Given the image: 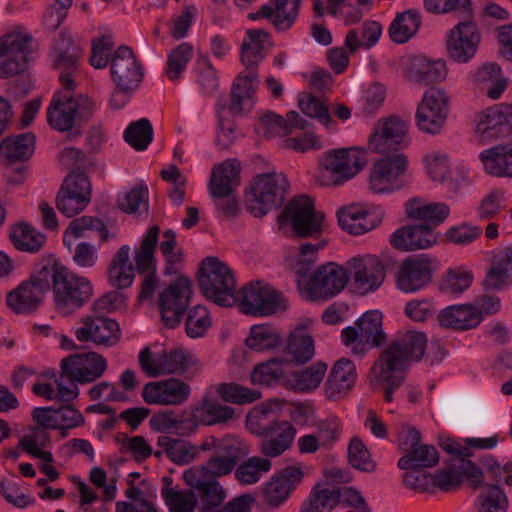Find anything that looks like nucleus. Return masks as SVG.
Returning <instances> with one entry per match:
<instances>
[{"mask_svg": "<svg viewBox=\"0 0 512 512\" xmlns=\"http://www.w3.org/2000/svg\"><path fill=\"white\" fill-rule=\"evenodd\" d=\"M427 337L423 332L407 331L393 339L380 353L371 367V382L385 385L384 397L393 400V392L405 380L411 362L420 361L424 356Z\"/></svg>", "mask_w": 512, "mask_h": 512, "instance_id": "nucleus-1", "label": "nucleus"}, {"mask_svg": "<svg viewBox=\"0 0 512 512\" xmlns=\"http://www.w3.org/2000/svg\"><path fill=\"white\" fill-rule=\"evenodd\" d=\"M49 274V288L52 287L56 310L70 315L89 301L93 294L90 281L70 272L56 261L45 264Z\"/></svg>", "mask_w": 512, "mask_h": 512, "instance_id": "nucleus-2", "label": "nucleus"}, {"mask_svg": "<svg viewBox=\"0 0 512 512\" xmlns=\"http://www.w3.org/2000/svg\"><path fill=\"white\" fill-rule=\"evenodd\" d=\"M74 88L56 92L47 110L49 125L60 132L71 130L74 125L87 122L93 115L95 104L86 95L73 94Z\"/></svg>", "mask_w": 512, "mask_h": 512, "instance_id": "nucleus-3", "label": "nucleus"}, {"mask_svg": "<svg viewBox=\"0 0 512 512\" xmlns=\"http://www.w3.org/2000/svg\"><path fill=\"white\" fill-rule=\"evenodd\" d=\"M197 278L200 290L208 300L223 307L236 304L234 274L217 257H207L202 261Z\"/></svg>", "mask_w": 512, "mask_h": 512, "instance_id": "nucleus-4", "label": "nucleus"}, {"mask_svg": "<svg viewBox=\"0 0 512 512\" xmlns=\"http://www.w3.org/2000/svg\"><path fill=\"white\" fill-rule=\"evenodd\" d=\"M366 164L365 154L358 148H341L325 153L321 159L318 182L337 186L353 178Z\"/></svg>", "mask_w": 512, "mask_h": 512, "instance_id": "nucleus-5", "label": "nucleus"}, {"mask_svg": "<svg viewBox=\"0 0 512 512\" xmlns=\"http://www.w3.org/2000/svg\"><path fill=\"white\" fill-rule=\"evenodd\" d=\"M289 187L282 173H266L255 177L250 186L247 208L255 217H263L270 210L279 208Z\"/></svg>", "mask_w": 512, "mask_h": 512, "instance_id": "nucleus-6", "label": "nucleus"}, {"mask_svg": "<svg viewBox=\"0 0 512 512\" xmlns=\"http://www.w3.org/2000/svg\"><path fill=\"white\" fill-rule=\"evenodd\" d=\"M280 224L288 223L298 238L318 237L323 229L324 213L314 209L307 196L292 199L278 217Z\"/></svg>", "mask_w": 512, "mask_h": 512, "instance_id": "nucleus-7", "label": "nucleus"}, {"mask_svg": "<svg viewBox=\"0 0 512 512\" xmlns=\"http://www.w3.org/2000/svg\"><path fill=\"white\" fill-rule=\"evenodd\" d=\"M214 452L204 465L194 469L206 477L230 474L236 465L249 454V446L239 438L226 436L213 440Z\"/></svg>", "mask_w": 512, "mask_h": 512, "instance_id": "nucleus-8", "label": "nucleus"}, {"mask_svg": "<svg viewBox=\"0 0 512 512\" xmlns=\"http://www.w3.org/2000/svg\"><path fill=\"white\" fill-rule=\"evenodd\" d=\"M48 276L45 264L41 265L29 279L22 281L7 293V306L16 314H29L36 311L49 290Z\"/></svg>", "mask_w": 512, "mask_h": 512, "instance_id": "nucleus-9", "label": "nucleus"}, {"mask_svg": "<svg viewBox=\"0 0 512 512\" xmlns=\"http://www.w3.org/2000/svg\"><path fill=\"white\" fill-rule=\"evenodd\" d=\"M240 310L253 316H268L284 310L282 295L262 282H251L239 291Z\"/></svg>", "mask_w": 512, "mask_h": 512, "instance_id": "nucleus-10", "label": "nucleus"}, {"mask_svg": "<svg viewBox=\"0 0 512 512\" xmlns=\"http://www.w3.org/2000/svg\"><path fill=\"white\" fill-rule=\"evenodd\" d=\"M91 201V184L87 175L72 171L63 181L56 197V207L71 218L81 213Z\"/></svg>", "mask_w": 512, "mask_h": 512, "instance_id": "nucleus-11", "label": "nucleus"}, {"mask_svg": "<svg viewBox=\"0 0 512 512\" xmlns=\"http://www.w3.org/2000/svg\"><path fill=\"white\" fill-rule=\"evenodd\" d=\"M409 143L408 125L398 116L378 120L369 137L368 148L374 153L386 154L404 149Z\"/></svg>", "mask_w": 512, "mask_h": 512, "instance_id": "nucleus-12", "label": "nucleus"}, {"mask_svg": "<svg viewBox=\"0 0 512 512\" xmlns=\"http://www.w3.org/2000/svg\"><path fill=\"white\" fill-rule=\"evenodd\" d=\"M32 40L27 33L6 34L0 38V78H8L25 70Z\"/></svg>", "mask_w": 512, "mask_h": 512, "instance_id": "nucleus-13", "label": "nucleus"}, {"mask_svg": "<svg viewBox=\"0 0 512 512\" xmlns=\"http://www.w3.org/2000/svg\"><path fill=\"white\" fill-rule=\"evenodd\" d=\"M408 159L403 153L386 156L375 162L370 170L369 186L374 193H389L400 189Z\"/></svg>", "mask_w": 512, "mask_h": 512, "instance_id": "nucleus-14", "label": "nucleus"}, {"mask_svg": "<svg viewBox=\"0 0 512 512\" xmlns=\"http://www.w3.org/2000/svg\"><path fill=\"white\" fill-rule=\"evenodd\" d=\"M107 367V360L96 352L72 354L61 360V377L88 384L101 378Z\"/></svg>", "mask_w": 512, "mask_h": 512, "instance_id": "nucleus-15", "label": "nucleus"}, {"mask_svg": "<svg viewBox=\"0 0 512 512\" xmlns=\"http://www.w3.org/2000/svg\"><path fill=\"white\" fill-rule=\"evenodd\" d=\"M192 296V284L187 277H179L159 295V310L167 328L179 325Z\"/></svg>", "mask_w": 512, "mask_h": 512, "instance_id": "nucleus-16", "label": "nucleus"}, {"mask_svg": "<svg viewBox=\"0 0 512 512\" xmlns=\"http://www.w3.org/2000/svg\"><path fill=\"white\" fill-rule=\"evenodd\" d=\"M449 112V97L441 89H430L425 92L416 113L420 130L436 134L446 122Z\"/></svg>", "mask_w": 512, "mask_h": 512, "instance_id": "nucleus-17", "label": "nucleus"}, {"mask_svg": "<svg viewBox=\"0 0 512 512\" xmlns=\"http://www.w3.org/2000/svg\"><path fill=\"white\" fill-rule=\"evenodd\" d=\"M437 261L425 254L405 259L397 272V285L403 292H415L427 286L431 280Z\"/></svg>", "mask_w": 512, "mask_h": 512, "instance_id": "nucleus-18", "label": "nucleus"}, {"mask_svg": "<svg viewBox=\"0 0 512 512\" xmlns=\"http://www.w3.org/2000/svg\"><path fill=\"white\" fill-rule=\"evenodd\" d=\"M346 270L333 262L320 266L310 277L308 292L312 299H328L340 293L348 282Z\"/></svg>", "mask_w": 512, "mask_h": 512, "instance_id": "nucleus-19", "label": "nucleus"}, {"mask_svg": "<svg viewBox=\"0 0 512 512\" xmlns=\"http://www.w3.org/2000/svg\"><path fill=\"white\" fill-rule=\"evenodd\" d=\"M257 73L249 70L246 74H239L233 82L230 103L226 99H219L216 111H226L231 116H241L252 110L254 106V92Z\"/></svg>", "mask_w": 512, "mask_h": 512, "instance_id": "nucleus-20", "label": "nucleus"}, {"mask_svg": "<svg viewBox=\"0 0 512 512\" xmlns=\"http://www.w3.org/2000/svg\"><path fill=\"white\" fill-rule=\"evenodd\" d=\"M480 34L475 23L462 19L449 32L447 52L450 58L459 63H466L476 53Z\"/></svg>", "mask_w": 512, "mask_h": 512, "instance_id": "nucleus-21", "label": "nucleus"}, {"mask_svg": "<svg viewBox=\"0 0 512 512\" xmlns=\"http://www.w3.org/2000/svg\"><path fill=\"white\" fill-rule=\"evenodd\" d=\"M111 75L119 89L130 92L138 87L143 79V71L132 50L120 46L111 59Z\"/></svg>", "mask_w": 512, "mask_h": 512, "instance_id": "nucleus-22", "label": "nucleus"}, {"mask_svg": "<svg viewBox=\"0 0 512 512\" xmlns=\"http://www.w3.org/2000/svg\"><path fill=\"white\" fill-rule=\"evenodd\" d=\"M82 323L83 327L75 331L76 338L81 342L92 341L96 345L110 347L120 341V326L114 319L86 316L82 319Z\"/></svg>", "mask_w": 512, "mask_h": 512, "instance_id": "nucleus-23", "label": "nucleus"}, {"mask_svg": "<svg viewBox=\"0 0 512 512\" xmlns=\"http://www.w3.org/2000/svg\"><path fill=\"white\" fill-rule=\"evenodd\" d=\"M190 386L176 378L147 383L142 397L147 404L181 405L190 396Z\"/></svg>", "mask_w": 512, "mask_h": 512, "instance_id": "nucleus-24", "label": "nucleus"}, {"mask_svg": "<svg viewBox=\"0 0 512 512\" xmlns=\"http://www.w3.org/2000/svg\"><path fill=\"white\" fill-rule=\"evenodd\" d=\"M349 268L361 294L378 289L385 279L384 266L376 256L354 257L349 261Z\"/></svg>", "mask_w": 512, "mask_h": 512, "instance_id": "nucleus-25", "label": "nucleus"}, {"mask_svg": "<svg viewBox=\"0 0 512 512\" xmlns=\"http://www.w3.org/2000/svg\"><path fill=\"white\" fill-rule=\"evenodd\" d=\"M303 476L304 473L300 467L288 466L283 468L265 485L263 496L266 503L273 508L279 507L302 482Z\"/></svg>", "mask_w": 512, "mask_h": 512, "instance_id": "nucleus-26", "label": "nucleus"}, {"mask_svg": "<svg viewBox=\"0 0 512 512\" xmlns=\"http://www.w3.org/2000/svg\"><path fill=\"white\" fill-rule=\"evenodd\" d=\"M241 164L237 159H228L213 166L208 189L214 199L231 197L240 185Z\"/></svg>", "mask_w": 512, "mask_h": 512, "instance_id": "nucleus-27", "label": "nucleus"}, {"mask_svg": "<svg viewBox=\"0 0 512 512\" xmlns=\"http://www.w3.org/2000/svg\"><path fill=\"white\" fill-rule=\"evenodd\" d=\"M356 367L348 358L338 359L325 382L324 393L328 400L338 401L345 398L355 385Z\"/></svg>", "mask_w": 512, "mask_h": 512, "instance_id": "nucleus-28", "label": "nucleus"}, {"mask_svg": "<svg viewBox=\"0 0 512 512\" xmlns=\"http://www.w3.org/2000/svg\"><path fill=\"white\" fill-rule=\"evenodd\" d=\"M57 44V57L54 60V68L60 71L59 80L64 88H74L73 74L78 69V60L81 50L73 42L72 37L62 31Z\"/></svg>", "mask_w": 512, "mask_h": 512, "instance_id": "nucleus-29", "label": "nucleus"}, {"mask_svg": "<svg viewBox=\"0 0 512 512\" xmlns=\"http://www.w3.org/2000/svg\"><path fill=\"white\" fill-rule=\"evenodd\" d=\"M437 241V236L425 225H407L397 229L390 237L391 245L401 251L426 249Z\"/></svg>", "mask_w": 512, "mask_h": 512, "instance_id": "nucleus-30", "label": "nucleus"}, {"mask_svg": "<svg viewBox=\"0 0 512 512\" xmlns=\"http://www.w3.org/2000/svg\"><path fill=\"white\" fill-rule=\"evenodd\" d=\"M273 3L274 7L263 5L255 13H250L249 18H266L277 30L289 29L297 18L301 0H273Z\"/></svg>", "mask_w": 512, "mask_h": 512, "instance_id": "nucleus-31", "label": "nucleus"}, {"mask_svg": "<svg viewBox=\"0 0 512 512\" xmlns=\"http://www.w3.org/2000/svg\"><path fill=\"white\" fill-rule=\"evenodd\" d=\"M477 131L488 136H507L512 133V105L501 104L478 115Z\"/></svg>", "mask_w": 512, "mask_h": 512, "instance_id": "nucleus-32", "label": "nucleus"}, {"mask_svg": "<svg viewBox=\"0 0 512 512\" xmlns=\"http://www.w3.org/2000/svg\"><path fill=\"white\" fill-rule=\"evenodd\" d=\"M405 214L409 219L424 222L431 231L445 221L450 214V208L445 203H425L420 199H410L405 204Z\"/></svg>", "mask_w": 512, "mask_h": 512, "instance_id": "nucleus-33", "label": "nucleus"}, {"mask_svg": "<svg viewBox=\"0 0 512 512\" xmlns=\"http://www.w3.org/2000/svg\"><path fill=\"white\" fill-rule=\"evenodd\" d=\"M406 76L409 81L429 85L443 81L447 76V67L442 60L431 61L424 57H415L408 64Z\"/></svg>", "mask_w": 512, "mask_h": 512, "instance_id": "nucleus-34", "label": "nucleus"}, {"mask_svg": "<svg viewBox=\"0 0 512 512\" xmlns=\"http://www.w3.org/2000/svg\"><path fill=\"white\" fill-rule=\"evenodd\" d=\"M442 327L455 330H469L481 323L479 312L474 305H452L443 309L438 315Z\"/></svg>", "mask_w": 512, "mask_h": 512, "instance_id": "nucleus-35", "label": "nucleus"}, {"mask_svg": "<svg viewBox=\"0 0 512 512\" xmlns=\"http://www.w3.org/2000/svg\"><path fill=\"white\" fill-rule=\"evenodd\" d=\"M183 478L188 486L200 492L208 508H216L224 501L226 492L216 478L203 476L192 468L184 472Z\"/></svg>", "mask_w": 512, "mask_h": 512, "instance_id": "nucleus-36", "label": "nucleus"}, {"mask_svg": "<svg viewBox=\"0 0 512 512\" xmlns=\"http://www.w3.org/2000/svg\"><path fill=\"white\" fill-rule=\"evenodd\" d=\"M235 409L219 403L216 399L203 397L192 411L193 418L202 425H215L226 423L233 419Z\"/></svg>", "mask_w": 512, "mask_h": 512, "instance_id": "nucleus-37", "label": "nucleus"}, {"mask_svg": "<svg viewBox=\"0 0 512 512\" xmlns=\"http://www.w3.org/2000/svg\"><path fill=\"white\" fill-rule=\"evenodd\" d=\"M480 158L490 175L512 177V141L483 151Z\"/></svg>", "mask_w": 512, "mask_h": 512, "instance_id": "nucleus-38", "label": "nucleus"}, {"mask_svg": "<svg viewBox=\"0 0 512 512\" xmlns=\"http://www.w3.org/2000/svg\"><path fill=\"white\" fill-rule=\"evenodd\" d=\"M35 149V136L31 132L12 135L0 143V157L9 163L23 161L32 156Z\"/></svg>", "mask_w": 512, "mask_h": 512, "instance_id": "nucleus-39", "label": "nucleus"}, {"mask_svg": "<svg viewBox=\"0 0 512 512\" xmlns=\"http://www.w3.org/2000/svg\"><path fill=\"white\" fill-rule=\"evenodd\" d=\"M130 247L123 245L114 255L108 269L109 282L117 289H124L134 281L135 273L129 261Z\"/></svg>", "mask_w": 512, "mask_h": 512, "instance_id": "nucleus-40", "label": "nucleus"}, {"mask_svg": "<svg viewBox=\"0 0 512 512\" xmlns=\"http://www.w3.org/2000/svg\"><path fill=\"white\" fill-rule=\"evenodd\" d=\"M9 238L17 250L28 253L39 252L46 243V236L28 223L11 227Z\"/></svg>", "mask_w": 512, "mask_h": 512, "instance_id": "nucleus-41", "label": "nucleus"}, {"mask_svg": "<svg viewBox=\"0 0 512 512\" xmlns=\"http://www.w3.org/2000/svg\"><path fill=\"white\" fill-rule=\"evenodd\" d=\"M161 495L170 512H194L197 496L190 490H176L172 487V478H163Z\"/></svg>", "mask_w": 512, "mask_h": 512, "instance_id": "nucleus-42", "label": "nucleus"}, {"mask_svg": "<svg viewBox=\"0 0 512 512\" xmlns=\"http://www.w3.org/2000/svg\"><path fill=\"white\" fill-rule=\"evenodd\" d=\"M296 435V429L287 421H281L273 431V434L265 438L260 450L262 454L268 457H276L286 451L292 444Z\"/></svg>", "mask_w": 512, "mask_h": 512, "instance_id": "nucleus-43", "label": "nucleus"}, {"mask_svg": "<svg viewBox=\"0 0 512 512\" xmlns=\"http://www.w3.org/2000/svg\"><path fill=\"white\" fill-rule=\"evenodd\" d=\"M162 375L164 374H183L190 369L198 372L201 369L199 360L188 350L174 349L169 352H163Z\"/></svg>", "mask_w": 512, "mask_h": 512, "instance_id": "nucleus-44", "label": "nucleus"}, {"mask_svg": "<svg viewBox=\"0 0 512 512\" xmlns=\"http://www.w3.org/2000/svg\"><path fill=\"white\" fill-rule=\"evenodd\" d=\"M439 454L436 448L428 444H419L398 460L400 469H426L436 466Z\"/></svg>", "mask_w": 512, "mask_h": 512, "instance_id": "nucleus-45", "label": "nucleus"}, {"mask_svg": "<svg viewBox=\"0 0 512 512\" xmlns=\"http://www.w3.org/2000/svg\"><path fill=\"white\" fill-rule=\"evenodd\" d=\"M474 81L491 99H498L506 88V81L501 76V68L495 63H486L480 67L475 75Z\"/></svg>", "mask_w": 512, "mask_h": 512, "instance_id": "nucleus-46", "label": "nucleus"}, {"mask_svg": "<svg viewBox=\"0 0 512 512\" xmlns=\"http://www.w3.org/2000/svg\"><path fill=\"white\" fill-rule=\"evenodd\" d=\"M282 337L278 330L271 325L262 324L251 327L246 345L254 351L274 350L282 345Z\"/></svg>", "mask_w": 512, "mask_h": 512, "instance_id": "nucleus-47", "label": "nucleus"}, {"mask_svg": "<svg viewBox=\"0 0 512 512\" xmlns=\"http://www.w3.org/2000/svg\"><path fill=\"white\" fill-rule=\"evenodd\" d=\"M328 366L319 361L291 375L290 385L298 392H307L316 389L322 382Z\"/></svg>", "mask_w": 512, "mask_h": 512, "instance_id": "nucleus-48", "label": "nucleus"}, {"mask_svg": "<svg viewBox=\"0 0 512 512\" xmlns=\"http://www.w3.org/2000/svg\"><path fill=\"white\" fill-rule=\"evenodd\" d=\"M381 31L378 22L366 21L360 28L348 31L345 45L351 53H355L360 47L370 48L378 41Z\"/></svg>", "mask_w": 512, "mask_h": 512, "instance_id": "nucleus-49", "label": "nucleus"}, {"mask_svg": "<svg viewBox=\"0 0 512 512\" xmlns=\"http://www.w3.org/2000/svg\"><path fill=\"white\" fill-rule=\"evenodd\" d=\"M359 328L360 343L380 346L385 341L382 330V314L378 311L366 312L356 323Z\"/></svg>", "mask_w": 512, "mask_h": 512, "instance_id": "nucleus-50", "label": "nucleus"}, {"mask_svg": "<svg viewBox=\"0 0 512 512\" xmlns=\"http://www.w3.org/2000/svg\"><path fill=\"white\" fill-rule=\"evenodd\" d=\"M512 273V248L496 259L487 272L483 281L486 290H500L509 280Z\"/></svg>", "mask_w": 512, "mask_h": 512, "instance_id": "nucleus-51", "label": "nucleus"}, {"mask_svg": "<svg viewBox=\"0 0 512 512\" xmlns=\"http://www.w3.org/2000/svg\"><path fill=\"white\" fill-rule=\"evenodd\" d=\"M478 512H507L509 501L506 493L494 484H485L477 496Z\"/></svg>", "mask_w": 512, "mask_h": 512, "instance_id": "nucleus-52", "label": "nucleus"}, {"mask_svg": "<svg viewBox=\"0 0 512 512\" xmlns=\"http://www.w3.org/2000/svg\"><path fill=\"white\" fill-rule=\"evenodd\" d=\"M249 41L241 47V59L246 67L256 66L264 57L265 45L268 44V33L261 29L248 31Z\"/></svg>", "mask_w": 512, "mask_h": 512, "instance_id": "nucleus-53", "label": "nucleus"}, {"mask_svg": "<svg viewBox=\"0 0 512 512\" xmlns=\"http://www.w3.org/2000/svg\"><path fill=\"white\" fill-rule=\"evenodd\" d=\"M160 228L153 225L149 228L146 235L140 243V247L135 251V265L140 273L154 270V252L158 243Z\"/></svg>", "mask_w": 512, "mask_h": 512, "instance_id": "nucleus-54", "label": "nucleus"}, {"mask_svg": "<svg viewBox=\"0 0 512 512\" xmlns=\"http://www.w3.org/2000/svg\"><path fill=\"white\" fill-rule=\"evenodd\" d=\"M341 494L334 489L316 485L299 512H331L339 502Z\"/></svg>", "mask_w": 512, "mask_h": 512, "instance_id": "nucleus-55", "label": "nucleus"}, {"mask_svg": "<svg viewBox=\"0 0 512 512\" xmlns=\"http://www.w3.org/2000/svg\"><path fill=\"white\" fill-rule=\"evenodd\" d=\"M420 16L414 10H408L398 14L389 28L391 39L396 43H405L418 30Z\"/></svg>", "mask_w": 512, "mask_h": 512, "instance_id": "nucleus-56", "label": "nucleus"}, {"mask_svg": "<svg viewBox=\"0 0 512 512\" xmlns=\"http://www.w3.org/2000/svg\"><path fill=\"white\" fill-rule=\"evenodd\" d=\"M158 445L163 448L168 458L178 465L190 463L197 455L196 448L193 445L169 436H160Z\"/></svg>", "mask_w": 512, "mask_h": 512, "instance_id": "nucleus-57", "label": "nucleus"}, {"mask_svg": "<svg viewBox=\"0 0 512 512\" xmlns=\"http://www.w3.org/2000/svg\"><path fill=\"white\" fill-rule=\"evenodd\" d=\"M287 349L296 363L303 364L314 356V340L302 328H296L288 338Z\"/></svg>", "mask_w": 512, "mask_h": 512, "instance_id": "nucleus-58", "label": "nucleus"}, {"mask_svg": "<svg viewBox=\"0 0 512 512\" xmlns=\"http://www.w3.org/2000/svg\"><path fill=\"white\" fill-rule=\"evenodd\" d=\"M216 393L223 401L239 405L255 402L262 397L261 391L234 382L219 384Z\"/></svg>", "mask_w": 512, "mask_h": 512, "instance_id": "nucleus-59", "label": "nucleus"}, {"mask_svg": "<svg viewBox=\"0 0 512 512\" xmlns=\"http://www.w3.org/2000/svg\"><path fill=\"white\" fill-rule=\"evenodd\" d=\"M270 468V460L256 456L250 457L236 468L235 478L241 484H254L260 480L262 473L268 472Z\"/></svg>", "mask_w": 512, "mask_h": 512, "instance_id": "nucleus-60", "label": "nucleus"}, {"mask_svg": "<svg viewBox=\"0 0 512 512\" xmlns=\"http://www.w3.org/2000/svg\"><path fill=\"white\" fill-rule=\"evenodd\" d=\"M211 325L212 319L205 306L197 305L188 310L185 332L189 338L196 339L205 336Z\"/></svg>", "mask_w": 512, "mask_h": 512, "instance_id": "nucleus-61", "label": "nucleus"}, {"mask_svg": "<svg viewBox=\"0 0 512 512\" xmlns=\"http://www.w3.org/2000/svg\"><path fill=\"white\" fill-rule=\"evenodd\" d=\"M193 48L192 45L184 42L173 49L167 60L165 74L169 80L175 81L181 78L188 62L192 59Z\"/></svg>", "mask_w": 512, "mask_h": 512, "instance_id": "nucleus-62", "label": "nucleus"}, {"mask_svg": "<svg viewBox=\"0 0 512 512\" xmlns=\"http://www.w3.org/2000/svg\"><path fill=\"white\" fill-rule=\"evenodd\" d=\"M280 423L281 421L277 420L276 414L268 407H261L247 418L250 431L264 438H268L271 433L273 434L276 425Z\"/></svg>", "mask_w": 512, "mask_h": 512, "instance_id": "nucleus-63", "label": "nucleus"}, {"mask_svg": "<svg viewBox=\"0 0 512 512\" xmlns=\"http://www.w3.org/2000/svg\"><path fill=\"white\" fill-rule=\"evenodd\" d=\"M124 139L134 149L142 151L153 139L152 125L146 118L132 122L124 133Z\"/></svg>", "mask_w": 512, "mask_h": 512, "instance_id": "nucleus-64", "label": "nucleus"}]
</instances>
